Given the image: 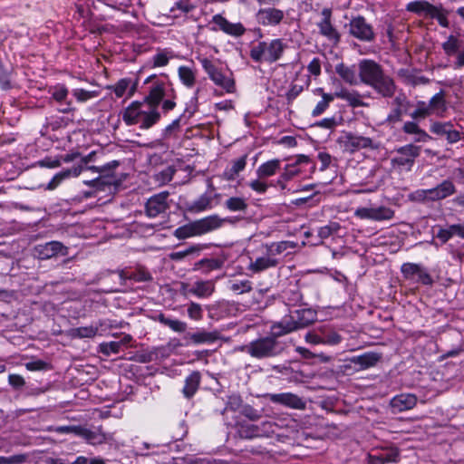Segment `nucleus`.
Segmentation results:
<instances>
[{
    "instance_id": "1",
    "label": "nucleus",
    "mask_w": 464,
    "mask_h": 464,
    "mask_svg": "<svg viewBox=\"0 0 464 464\" xmlns=\"http://www.w3.org/2000/svg\"><path fill=\"white\" fill-rule=\"evenodd\" d=\"M121 118L128 126L139 124L141 130H148L160 120V113L142 101H134L121 111Z\"/></svg>"
},
{
    "instance_id": "2",
    "label": "nucleus",
    "mask_w": 464,
    "mask_h": 464,
    "mask_svg": "<svg viewBox=\"0 0 464 464\" xmlns=\"http://www.w3.org/2000/svg\"><path fill=\"white\" fill-rule=\"evenodd\" d=\"M241 350L251 357L261 360L280 355L284 352V347L273 334V335L260 337L250 342Z\"/></svg>"
},
{
    "instance_id": "3",
    "label": "nucleus",
    "mask_w": 464,
    "mask_h": 464,
    "mask_svg": "<svg viewBox=\"0 0 464 464\" xmlns=\"http://www.w3.org/2000/svg\"><path fill=\"white\" fill-rule=\"evenodd\" d=\"M286 46L282 39L259 42L251 47L249 55L256 63L266 62L273 63L282 57Z\"/></svg>"
},
{
    "instance_id": "4",
    "label": "nucleus",
    "mask_w": 464,
    "mask_h": 464,
    "mask_svg": "<svg viewBox=\"0 0 464 464\" xmlns=\"http://www.w3.org/2000/svg\"><path fill=\"white\" fill-rule=\"evenodd\" d=\"M421 148L413 144H408L395 150V156L392 158L391 164L393 168L411 170L415 160L420 155Z\"/></svg>"
},
{
    "instance_id": "5",
    "label": "nucleus",
    "mask_w": 464,
    "mask_h": 464,
    "mask_svg": "<svg viewBox=\"0 0 464 464\" xmlns=\"http://www.w3.org/2000/svg\"><path fill=\"white\" fill-rule=\"evenodd\" d=\"M199 62L209 79L216 85L222 88L228 93L235 92V81L231 76L224 74L222 70L217 67L212 61L208 58H199Z\"/></svg>"
},
{
    "instance_id": "6",
    "label": "nucleus",
    "mask_w": 464,
    "mask_h": 464,
    "mask_svg": "<svg viewBox=\"0 0 464 464\" xmlns=\"http://www.w3.org/2000/svg\"><path fill=\"white\" fill-rule=\"evenodd\" d=\"M276 424L270 420L259 424L241 422L237 427V433L241 438L252 439L255 437H269L276 432Z\"/></svg>"
},
{
    "instance_id": "7",
    "label": "nucleus",
    "mask_w": 464,
    "mask_h": 464,
    "mask_svg": "<svg viewBox=\"0 0 464 464\" xmlns=\"http://www.w3.org/2000/svg\"><path fill=\"white\" fill-rule=\"evenodd\" d=\"M144 83H150V86L149 87L148 94L144 97L142 102L147 103L148 107H153L154 109L158 110L160 103L167 95V82L158 79L156 75H150L144 81Z\"/></svg>"
},
{
    "instance_id": "8",
    "label": "nucleus",
    "mask_w": 464,
    "mask_h": 464,
    "mask_svg": "<svg viewBox=\"0 0 464 464\" xmlns=\"http://www.w3.org/2000/svg\"><path fill=\"white\" fill-rule=\"evenodd\" d=\"M349 33L354 38L362 42H372L375 38L372 26L368 24L365 18L362 15L353 17L350 21Z\"/></svg>"
},
{
    "instance_id": "9",
    "label": "nucleus",
    "mask_w": 464,
    "mask_h": 464,
    "mask_svg": "<svg viewBox=\"0 0 464 464\" xmlns=\"http://www.w3.org/2000/svg\"><path fill=\"white\" fill-rule=\"evenodd\" d=\"M382 71V67L375 61L361 60L358 63L359 82L371 86Z\"/></svg>"
},
{
    "instance_id": "10",
    "label": "nucleus",
    "mask_w": 464,
    "mask_h": 464,
    "mask_svg": "<svg viewBox=\"0 0 464 464\" xmlns=\"http://www.w3.org/2000/svg\"><path fill=\"white\" fill-rule=\"evenodd\" d=\"M169 193L162 191L151 196L145 204V213L150 218H156L160 214L166 213L169 208Z\"/></svg>"
},
{
    "instance_id": "11",
    "label": "nucleus",
    "mask_w": 464,
    "mask_h": 464,
    "mask_svg": "<svg viewBox=\"0 0 464 464\" xmlns=\"http://www.w3.org/2000/svg\"><path fill=\"white\" fill-rule=\"evenodd\" d=\"M264 397L272 403L283 405L295 410L305 409V401L298 395L292 392L266 393Z\"/></svg>"
},
{
    "instance_id": "12",
    "label": "nucleus",
    "mask_w": 464,
    "mask_h": 464,
    "mask_svg": "<svg viewBox=\"0 0 464 464\" xmlns=\"http://www.w3.org/2000/svg\"><path fill=\"white\" fill-rule=\"evenodd\" d=\"M354 216L361 219H371L374 221L390 220L394 217V211L387 207L378 208H358Z\"/></svg>"
},
{
    "instance_id": "13",
    "label": "nucleus",
    "mask_w": 464,
    "mask_h": 464,
    "mask_svg": "<svg viewBox=\"0 0 464 464\" xmlns=\"http://www.w3.org/2000/svg\"><path fill=\"white\" fill-rule=\"evenodd\" d=\"M377 94L382 98H392L396 92L397 85L390 75L386 74L384 70L376 78L370 86Z\"/></svg>"
},
{
    "instance_id": "14",
    "label": "nucleus",
    "mask_w": 464,
    "mask_h": 464,
    "mask_svg": "<svg viewBox=\"0 0 464 464\" xmlns=\"http://www.w3.org/2000/svg\"><path fill=\"white\" fill-rule=\"evenodd\" d=\"M430 130L438 136H445L450 144L459 141L464 135L463 132L453 128L451 121H433L430 124Z\"/></svg>"
},
{
    "instance_id": "15",
    "label": "nucleus",
    "mask_w": 464,
    "mask_h": 464,
    "mask_svg": "<svg viewBox=\"0 0 464 464\" xmlns=\"http://www.w3.org/2000/svg\"><path fill=\"white\" fill-rule=\"evenodd\" d=\"M321 14L323 18L317 24L319 33L334 44H337L340 42L341 35L332 24V9L324 8Z\"/></svg>"
},
{
    "instance_id": "16",
    "label": "nucleus",
    "mask_w": 464,
    "mask_h": 464,
    "mask_svg": "<svg viewBox=\"0 0 464 464\" xmlns=\"http://www.w3.org/2000/svg\"><path fill=\"white\" fill-rule=\"evenodd\" d=\"M401 272L406 280H413L416 273H420V283L425 285H431L433 279L426 269L420 264L404 263L401 266Z\"/></svg>"
},
{
    "instance_id": "17",
    "label": "nucleus",
    "mask_w": 464,
    "mask_h": 464,
    "mask_svg": "<svg viewBox=\"0 0 464 464\" xmlns=\"http://www.w3.org/2000/svg\"><path fill=\"white\" fill-rule=\"evenodd\" d=\"M229 218H222L218 215H210L195 220L198 236H202L220 228Z\"/></svg>"
},
{
    "instance_id": "18",
    "label": "nucleus",
    "mask_w": 464,
    "mask_h": 464,
    "mask_svg": "<svg viewBox=\"0 0 464 464\" xmlns=\"http://www.w3.org/2000/svg\"><path fill=\"white\" fill-rule=\"evenodd\" d=\"M344 147L351 151L359 150L361 149H377L378 145L368 137L359 136L351 132L345 135Z\"/></svg>"
},
{
    "instance_id": "19",
    "label": "nucleus",
    "mask_w": 464,
    "mask_h": 464,
    "mask_svg": "<svg viewBox=\"0 0 464 464\" xmlns=\"http://www.w3.org/2000/svg\"><path fill=\"white\" fill-rule=\"evenodd\" d=\"M78 436L92 445H101L109 440V436L102 430V426L92 430L80 425Z\"/></svg>"
},
{
    "instance_id": "20",
    "label": "nucleus",
    "mask_w": 464,
    "mask_h": 464,
    "mask_svg": "<svg viewBox=\"0 0 464 464\" xmlns=\"http://www.w3.org/2000/svg\"><path fill=\"white\" fill-rule=\"evenodd\" d=\"M256 20L263 25H277L283 20L284 12L276 8H263L256 13Z\"/></svg>"
},
{
    "instance_id": "21",
    "label": "nucleus",
    "mask_w": 464,
    "mask_h": 464,
    "mask_svg": "<svg viewBox=\"0 0 464 464\" xmlns=\"http://www.w3.org/2000/svg\"><path fill=\"white\" fill-rule=\"evenodd\" d=\"M298 329L300 328L293 312H291L290 314L284 316L280 322L275 323L271 326V330L276 337L287 334Z\"/></svg>"
},
{
    "instance_id": "22",
    "label": "nucleus",
    "mask_w": 464,
    "mask_h": 464,
    "mask_svg": "<svg viewBox=\"0 0 464 464\" xmlns=\"http://www.w3.org/2000/svg\"><path fill=\"white\" fill-rule=\"evenodd\" d=\"M120 162L118 160H112L101 166V177L91 181L85 182L88 186L99 187L100 184L112 185L115 183V179L112 175V170L119 167Z\"/></svg>"
},
{
    "instance_id": "23",
    "label": "nucleus",
    "mask_w": 464,
    "mask_h": 464,
    "mask_svg": "<svg viewBox=\"0 0 464 464\" xmlns=\"http://www.w3.org/2000/svg\"><path fill=\"white\" fill-rule=\"evenodd\" d=\"M212 22L218 26L224 33L232 36H241L245 34L246 28L241 23H230L221 14H216L212 18Z\"/></svg>"
},
{
    "instance_id": "24",
    "label": "nucleus",
    "mask_w": 464,
    "mask_h": 464,
    "mask_svg": "<svg viewBox=\"0 0 464 464\" xmlns=\"http://www.w3.org/2000/svg\"><path fill=\"white\" fill-rule=\"evenodd\" d=\"M418 399L411 393H401L394 396L391 401L390 406L394 411L401 412L404 411L413 409L417 404Z\"/></svg>"
},
{
    "instance_id": "25",
    "label": "nucleus",
    "mask_w": 464,
    "mask_h": 464,
    "mask_svg": "<svg viewBox=\"0 0 464 464\" xmlns=\"http://www.w3.org/2000/svg\"><path fill=\"white\" fill-rule=\"evenodd\" d=\"M37 251L41 259H50L58 255H67V247L58 241H51L44 245H40L37 247Z\"/></svg>"
},
{
    "instance_id": "26",
    "label": "nucleus",
    "mask_w": 464,
    "mask_h": 464,
    "mask_svg": "<svg viewBox=\"0 0 464 464\" xmlns=\"http://www.w3.org/2000/svg\"><path fill=\"white\" fill-rule=\"evenodd\" d=\"M427 192L430 194V200L438 201L453 195L456 192V187L451 180L444 179L435 188L428 189Z\"/></svg>"
},
{
    "instance_id": "27",
    "label": "nucleus",
    "mask_w": 464,
    "mask_h": 464,
    "mask_svg": "<svg viewBox=\"0 0 464 464\" xmlns=\"http://www.w3.org/2000/svg\"><path fill=\"white\" fill-rule=\"evenodd\" d=\"M334 98L345 101L349 106L353 108L367 107L368 103L362 101V95L355 90H348L347 88H341L334 93Z\"/></svg>"
},
{
    "instance_id": "28",
    "label": "nucleus",
    "mask_w": 464,
    "mask_h": 464,
    "mask_svg": "<svg viewBox=\"0 0 464 464\" xmlns=\"http://www.w3.org/2000/svg\"><path fill=\"white\" fill-rule=\"evenodd\" d=\"M453 237L464 238V224H452L445 227H440L436 237L440 240L441 244L447 243Z\"/></svg>"
},
{
    "instance_id": "29",
    "label": "nucleus",
    "mask_w": 464,
    "mask_h": 464,
    "mask_svg": "<svg viewBox=\"0 0 464 464\" xmlns=\"http://www.w3.org/2000/svg\"><path fill=\"white\" fill-rule=\"evenodd\" d=\"M279 264V259L266 254L263 256L257 257L254 262L248 265V270L253 273H261L266 269L274 268Z\"/></svg>"
},
{
    "instance_id": "30",
    "label": "nucleus",
    "mask_w": 464,
    "mask_h": 464,
    "mask_svg": "<svg viewBox=\"0 0 464 464\" xmlns=\"http://www.w3.org/2000/svg\"><path fill=\"white\" fill-rule=\"evenodd\" d=\"M430 115L434 114L438 117H443L448 110L445 92L441 90L435 95H433L429 103L427 104Z\"/></svg>"
},
{
    "instance_id": "31",
    "label": "nucleus",
    "mask_w": 464,
    "mask_h": 464,
    "mask_svg": "<svg viewBox=\"0 0 464 464\" xmlns=\"http://www.w3.org/2000/svg\"><path fill=\"white\" fill-rule=\"evenodd\" d=\"M213 198L205 193L198 199L186 203V210L192 214H198L212 208Z\"/></svg>"
},
{
    "instance_id": "32",
    "label": "nucleus",
    "mask_w": 464,
    "mask_h": 464,
    "mask_svg": "<svg viewBox=\"0 0 464 464\" xmlns=\"http://www.w3.org/2000/svg\"><path fill=\"white\" fill-rule=\"evenodd\" d=\"M215 291V284L210 280L196 281L193 285L188 290L191 295L198 298H207L210 296Z\"/></svg>"
},
{
    "instance_id": "33",
    "label": "nucleus",
    "mask_w": 464,
    "mask_h": 464,
    "mask_svg": "<svg viewBox=\"0 0 464 464\" xmlns=\"http://www.w3.org/2000/svg\"><path fill=\"white\" fill-rule=\"evenodd\" d=\"M335 72L346 83L350 85L359 84V75L357 76L356 68L354 65L348 66L343 63H338L335 66Z\"/></svg>"
},
{
    "instance_id": "34",
    "label": "nucleus",
    "mask_w": 464,
    "mask_h": 464,
    "mask_svg": "<svg viewBox=\"0 0 464 464\" xmlns=\"http://www.w3.org/2000/svg\"><path fill=\"white\" fill-rule=\"evenodd\" d=\"M201 381L200 372L198 371L192 372L185 379V384L182 389V394L187 399H191L199 388Z\"/></svg>"
},
{
    "instance_id": "35",
    "label": "nucleus",
    "mask_w": 464,
    "mask_h": 464,
    "mask_svg": "<svg viewBox=\"0 0 464 464\" xmlns=\"http://www.w3.org/2000/svg\"><path fill=\"white\" fill-rule=\"evenodd\" d=\"M119 276L122 285H125L127 280H133L135 282H150L152 280V276L150 272L143 267H139L131 273H128L125 270H120Z\"/></svg>"
},
{
    "instance_id": "36",
    "label": "nucleus",
    "mask_w": 464,
    "mask_h": 464,
    "mask_svg": "<svg viewBox=\"0 0 464 464\" xmlns=\"http://www.w3.org/2000/svg\"><path fill=\"white\" fill-rule=\"evenodd\" d=\"M294 314L296 318L299 328H304L317 320V313L311 308L295 310Z\"/></svg>"
},
{
    "instance_id": "37",
    "label": "nucleus",
    "mask_w": 464,
    "mask_h": 464,
    "mask_svg": "<svg viewBox=\"0 0 464 464\" xmlns=\"http://www.w3.org/2000/svg\"><path fill=\"white\" fill-rule=\"evenodd\" d=\"M441 47L448 56H456L464 47V42L459 36L450 34L447 40L442 43Z\"/></svg>"
},
{
    "instance_id": "38",
    "label": "nucleus",
    "mask_w": 464,
    "mask_h": 464,
    "mask_svg": "<svg viewBox=\"0 0 464 464\" xmlns=\"http://www.w3.org/2000/svg\"><path fill=\"white\" fill-rule=\"evenodd\" d=\"M224 261L220 258H203L194 264V270H201L208 275L211 271L218 270L223 266Z\"/></svg>"
},
{
    "instance_id": "39",
    "label": "nucleus",
    "mask_w": 464,
    "mask_h": 464,
    "mask_svg": "<svg viewBox=\"0 0 464 464\" xmlns=\"http://www.w3.org/2000/svg\"><path fill=\"white\" fill-rule=\"evenodd\" d=\"M406 10L416 14H425L430 16L431 12L435 10V5L426 0H417L410 2L406 5Z\"/></svg>"
},
{
    "instance_id": "40",
    "label": "nucleus",
    "mask_w": 464,
    "mask_h": 464,
    "mask_svg": "<svg viewBox=\"0 0 464 464\" xmlns=\"http://www.w3.org/2000/svg\"><path fill=\"white\" fill-rule=\"evenodd\" d=\"M281 166V160L278 159L268 160L261 164L256 169V175L260 179L275 175Z\"/></svg>"
},
{
    "instance_id": "41",
    "label": "nucleus",
    "mask_w": 464,
    "mask_h": 464,
    "mask_svg": "<svg viewBox=\"0 0 464 464\" xmlns=\"http://www.w3.org/2000/svg\"><path fill=\"white\" fill-rule=\"evenodd\" d=\"M295 246L296 243L293 241H280L263 245L266 254H270L274 257H276L277 255H281L288 248H295Z\"/></svg>"
},
{
    "instance_id": "42",
    "label": "nucleus",
    "mask_w": 464,
    "mask_h": 464,
    "mask_svg": "<svg viewBox=\"0 0 464 464\" xmlns=\"http://www.w3.org/2000/svg\"><path fill=\"white\" fill-rule=\"evenodd\" d=\"M380 360V355L374 353H366L362 355L353 357L352 362L360 366L361 370H364L374 366Z\"/></svg>"
},
{
    "instance_id": "43",
    "label": "nucleus",
    "mask_w": 464,
    "mask_h": 464,
    "mask_svg": "<svg viewBox=\"0 0 464 464\" xmlns=\"http://www.w3.org/2000/svg\"><path fill=\"white\" fill-rule=\"evenodd\" d=\"M98 327L90 325L77 328H72L67 332V335L72 339L75 338H92L97 334Z\"/></svg>"
},
{
    "instance_id": "44",
    "label": "nucleus",
    "mask_w": 464,
    "mask_h": 464,
    "mask_svg": "<svg viewBox=\"0 0 464 464\" xmlns=\"http://www.w3.org/2000/svg\"><path fill=\"white\" fill-rule=\"evenodd\" d=\"M220 338V334L218 331L214 332H207V331H198L190 334V340L196 343H214L215 341Z\"/></svg>"
},
{
    "instance_id": "45",
    "label": "nucleus",
    "mask_w": 464,
    "mask_h": 464,
    "mask_svg": "<svg viewBox=\"0 0 464 464\" xmlns=\"http://www.w3.org/2000/svg\"><path fill=\"white\" fill-rule=\"evenodd\" d=\"M246 165V155L240 157L239 159L234 160L232 162V166L230 169H227L224 171V178L227 180H234L236 177L241 172Z\"/></svg>"
},
{
    "instance_id": "46",
    "label": "nucleus",
    "mask_w": 464,
    "mask_h": 464,
    "mask_svg": "<svg viewBox=\"0 0 464 464\" xmlns=\"http://www.w3.org/2000/svg\"><path fill=\"white\" fill-rule=\"evenodd\" d=\"M317 331L321 334L324 344L335 345L340 343L343 339L337 332L328 329L326 326H321Z\"/></svg>"
},
{
    "instance_id": "47",
    "label": "nucleus",
    "mask_w": 464,
    "mask_h": 464,
    "mask_svg": "<svg viewBox=\"0 0 464 464\" xmlns=\"http://www.w3.org/2000/svg\"><path fill=\"white\" fill-rule=\"evenodd\" d=\"M157 320L177 333H184L187 329V324L185 322L168 318L162 313L158 314Z\"/></svg>"
},
{
    "instance_id": "48",
    "label": "nucleus",
    "mask_w": 464,
    "mask_h": 464,
    "mask_svg": "<svg viewBox=\"0 0 464 464\" xmlns=\"http://www.w3.org/2000/svg\"><path fill=\"white\" fill-rule=\"evenodd\" d=\"M174 236L178 239H186L192 237H198L195 222H190L175 229Z\"/></svg>"
},
{
    "instance_id": "49",
    "label": "nucleus",
    "mask_w": 464,
    "mask_h": 464,
    "mask_svg": "<svg viewBox=\"0 0 464 464\" xmlns=\"http://www.w3.org/2000/svg\"><path fill=\"white\" fill-rule=\"evenodd\" d=\"M449 11L444 9L441 5H435V10L431 12L430 17L436 19L439 24L444 28H448L450 26V22L448 20Z\"/></svg>"
},
{
    "instance_id": "50",
    "label": "nucleus",
    "mask_w": 464,
    "mask_h": 464,
    "mask_svg": "<svg viewBox=\"0 0 464 464\" xmlns=\"http://www.w3.org/2000/svg\"><path fill=\"white\" fill-rule=\"evenodd\" d=\"M131 83L130 78H122L119 80L114 85L107 87L108 90L112 91L117 98H121L127 92Z\"/></svg>"
},
{
    "instance_id": "51",
    "label": "nucleus",
    "mask_w": 464,
    "mask_h": 464,
    "mask_svg": "<svg viewBox=\"0 0 464 464\" xmlns=\"http://www.w3.org/2000/svg\"><path fill=\"white\" fill-rule=\"evenodd\" d=\"M203 249L200 245H193L182 251L172 252L169 254V259L172 261H180L186 256H190L194 253H199Z\"/></svg>"
},
{
    "instance_id": "52",
    "label": "nucleus",
    "mask_w": 464,
    "mask_h": 464,
    "mask_svg": "<svg viewBox=\"0 0 464 464\" xmlns=\"http://www.w3.org/2000/svg\"><path fill=\"white\" fill-rule=\"evenodd\" d=\"M334 94L323 93L322 100L316 104V106L312 111V116L317 117L323 114L329 107L330 102L334 101Z\"/></svg>"
},
{
    "instance_id": "53",
    "label": "nucleus",
    "mask_w": 464,
    "mask_h": 464,
    "mask_svg": "<svg viewBox=\"0 0 464 464\" xmlns=\"http://www.w3.org/2000/svg\"><path fill=\"white\" fill-rule=\"evenodd\" d=\"M230 290L237 295L249 293L253 290L252 282L249 280L233 281L230 283Z\"/></svg>"
},
{
    "instance_id": "54",
    "label": "nucleus",
    "mask_w": 464,
    "mask_h": 464,
    "mask_svg": "<svg viewBox=\"0 0 464 464\" xmlns=\"http://www.w3.org/2000/svg\"><path fill=\"white\" fill-rule=\"evenodd\" d=\"M225 206L230 211H245L247 208L246 200L239 197L229 198L225 202Z\"/></svg>"
},
{
    "instance_id": "55",
    "label": "nucleus",
    "mask_w": 464,
    "mask_h": 464,
    "mask_svg": "<svg viewBox=\"0 0 464 464\" xmlns=\"http://www.w3.org/2000/svg\"><path fill=\"white\" fill-rule=\"evenodd\" d=\"M179 76L180 81L188 87H192L195 83V73L187 66H180L179 68Z\"/></svg>"
},
{
    "instance_id": "56",
    "label": "nucleus",
    "mask_w": 464,
    "mask_h": 464,
    "mask_svg": "<svg viewBox=\"0 0 464 464\" xmlns=\"http://www.w3.org/2000/svg\"><path fill=\"white\" fill-rule=\"evenodd\" d=\"M243 407V400L240 395L238 394H232L227 397L226 407L222 413H224L226 411H240Z\"/></svg>"
},
{
    "instance_id": "57",
    "label": "nucleus",
    "mask_w": 464,
    "mask_h": 464,
    "mask_svg": "<svg viewBox=\"0 0 464 464\" xmlns=\"http://www.w3.org/2000/svg\"><path fill=\"white\" fill-rule=\"evenodd\" d=\"M72 95L75 97L77 102H85L91 99L96 98L99 95L98 91H87L84 89H74Z\"/></svg>"
},
{
    "instance_id": "58",
    "label": "nucleus",
    "mask_w": 464,
    "mask_h": 464,
    "mask_svg": "<svg viewBox=\"0 0 464 464\" xmlns=\"http://www.w3.org/2000/svg\"><path fill=\"white\" fill-rule=\"evenodd\" d=\"M172 57L173 54L170 51L164 50L157 53L152 58L153 67H161L167 65L169 59Z\"/></svg>"
},
{
    "instance_id": "59",
    "label": "nucleus",
    "mask_w": 464,
    "mask_h": 464,
    "mask_svg": "<svg viewBox=\"0 0 464 464\" xmlns=\"http://www.w3.org/2000/svg\"><path fill=\"white\" fill-rule=\"evenodd\" d=\"M121 350V343L109 342V343H102L99 345V352L102 354L109 356L111 354H116Z\"/></svg>"
},
{
    "instance_id": "60",
    "label": "nucleus",
    "mask_w": 464,
    "mask_h": 464,
    "mask_svg": "<svg viewBox=\"0 0 464 464\" xmlns=\"http://www.w3.org/2000/svg\"><path fill=\"white\" fill-rule=\"evenodd\" d=\"M68 89L63 84H58L51 90L52 98L57 102L65 101L68 96Z\"/></svg>"
},
{
    "instance_id": "61",
    "label": "nucleus",
    "mask_w": 464,
    "mask_h": 464,
    "mask_svg": "<svg viewBox=\"0 0 464 464\" xmlns=\"http://www.w3.org/2000/svg\"><path fill=\"white\" fill-rule=\"evenodd\" d=\"M340 229V225L336 222H331L330 224L324 226L319 228L318 236L321 239L328 238L333 234L336 233Z\"/></svg>"
},
{
    "instance_id": "62",
    "label": "nucleus",
    "mask_w": 464,
    "mask_h": 464,
    "mask_svg": "<svg viewBox=\"0 0 464 464\" xmlns=\"http://www.w3.org/2000/svg\"><path fill=\"white\" fill-rule=\"evenodd\" d=\"M430 111L428 109V106L426 102H419L417 103V108L411 113V117L414 120L417 119H425L426 117L430 116Z\"/></svg>"
},
{
    "instance_id": "63",
    "label": "nucleus",
    "mask_w": 464,
    "mask_h": 464,
    "mask_svg": "<svg viewBox=\"0 0 464 464\" xmlns=\"http://www.w3.org/2000/svg\"><path fill=\"white\" fill-rule=\"evenodd\" d=\"M402 130L405 133L408 134L422 135L424 139L428 137V133L425 130H421L414 121L405 122L402 127Z\"/></svg>"
},
{
    "instance_id": "64",
    "label": "nucleus",
    "mask_w": 464,
    "mask_h": 464,
    "mask_svg": "<svg viewBox=\"0 0 464 464\" xmlns=\"http://www.w3.org/2000/svg\"><path fill=\"white\" fill-rule=\"evenodd\" d=\"M240 412L250 420H257L261 418V412L248 404L243 405Z\"/></svg>"
}]
</instances>
